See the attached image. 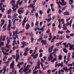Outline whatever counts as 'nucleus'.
Masks as SVG:
<instances>
[{"instance_id": "nucleus-1", "label": "nucleus", "mask_w": 74, "mask_h": 74, "mask_svg": "<svg viewBox=\"0 0 74 74\" xmlns=\"http://www.w3.org/2000/svg\"><path fill=\"white\" fill-rule=\"evenodd\" d=\"M43 39V38L40 37L37 40V41H38L39 42L41 40L40 42L42 43V45H44V44L45 45H47V40H42Z\"/></svg>"}, {"instance_id": "nucleus-2", "label": "nucleus", "mask_w": 74, "mask_h": 74, "mask_svg": "<svg viewBox=\"0 0 74 74\" xmlns=\"http://www.w3.org/2000/svg\"><path fill=\"white\" fill-rule=\"evenodd\" d=\"M54 47V46L53 45H52L51 46V47L48 48V50L49 52V53H51V52H52V50H53V48Z\"/></svg>"}, {"instance_id": "nucleus-3", "label": "nucleus", "mask_w": 74, "mask_h": 74, "mask_svg": "<svg viewBox=\"0 0 74 74\" xmlns=\"http://www.w3.org/2000/svg\"><path fill=\"white\" fill-rule=\"evenodd\" d=\"M50 58L51 60H52V59H53V56L52 55V53H50L49 55V57H48L49 61H50V60H50Z\"/></svg>"}, {"instance_id": "nucleus-4", "label": "nucleus", "mask_w": 74, "mask_h": 74, "mask_svg": "<svg viewBox=\"0 0 74 74\" xmlns=\"http://www.w3.org/2000/svg\"><path fill=\"white\" fill-rule=\"evenodd\" d=\"M69 14L70 13L67 11H66L65 12H64L63 13L64 15H69Z\"/></svg>"}, {"instance_id": "nucleus-5", "label": "nucleus", "mask_w": 74, "mask_h": 74, "mask_svg": "<svg viewBox=\"0 0 74 74\" xmlns=\"http://www.w3.org/2000/svg\"><path fill=\"white\" fill-rule=\"evenodd\" d=\"M63 69L65 71H66H66H68V69H67V66L64 67L63 68Z\"/></svg>"}, {"instance_id": "nucleus-6", "label": "nucleus", "mask_w": 74, "mask_h": 74, "mask_svg": "<svg viewBox=\"0 0 74 74\" xmlns=\"http://www.w3.org/2000/svg\"><path fill=\"white\" fill-rule=\"evenodd\" d=\"M37 56H38V54H36L33 56V58L36 59L37 57Z\"/></svg>"}, {"instance_id": "nucleus-7", "label": "nucleus", "mask_w": 74, "mask_h": 74, "mask_svg": "<svg viewBox=\"0 0 74 74\" xmlns=\"http://www.w3.org/2000/svg\"><path fill=\"white\" fill-rule=\"evenodd\" d=\"M12 67H14V64H11L10 65V68L11 69Z\"/></svg>"}, {"instance_id": "nucleus-8", "label": "nucleus", "mask_w": 74, "mask_h": 74, "mask_svg": "<svg viewBox=\"0 0 74 74\" xmlns=\"http://www.w3.org/2000/svg\"><path fill=\"white\" fill-rule=\"evenodd\" d=\"M29 51V49L28 47H27L25 48V52L28 53L27 51Z\"/></svg>"}, {"instance_id": "nucleus-9", "label": "nucleus", "mask_w": 74, "mask_h": 74, "mask_svg": "<svg viewBox=\"0 0 74 74\" xmlns=\"http://www.w3.org/2000/svg\"><path fill=\"white\" fill-rule=\"evenodd\" d=\"M63 51H64V52H65V53H67V52H68L67 49H66V48H63Z\"/></svg>"}, {"instance_id": "nucleus-10", "label": "nucleus", "mask_w": 74, "mask_h": 74, "mask_svg": "<svg viewBox=\"0 0 74 74\" xmlns=\"http://www.w3.org/2000/svg\"><path fill=\"white\" fill-rule=\"evenodd\" d=\"M52 20V18L51 17L49 18H47V22L49 23Z\"/></svg>"}, {"instance_id": "nucleus-11", "label": "nucleus", "mask_w": 74, "mask_h": 74, "mask_svg": "<svg viewBox=\"0 0 74 74\" xmlns=\"http://www.w3.org/2000/svg\"><path fill=\"white\" fill-rule=\"evenodd\" d=\"M1 21H2V23L1 24V25H4V21H4V19H2L1 20Z\"/></svg>"}, {"instance_id": "nucleus-12", "label": "nucleus", "mask_w": 74, "mask_h": 74, "mask_svg": "<svg viewBox=\"0 0 74 74\" xmlns=\"http://www.w3.org/2000/svg\"><path fill=\"white\" fill-rule=\"evenodd\" d=\"M27 71H28V69H27L26 68H25L23 70V72H24L25 73H26Z\"/></svg>"}, {"instance_id": "nucleus-13", "label": "nucleus", "mask_w": 74, "mask_h": 74, "mask_svg": "<svg viewBox=\"0 0 74 74\" xmlns=\"http://www.w3.org/2000/svg\"><path fill=\"white\" fill-rule=\"evenodd\" d=\"M56 60H57L56 58H54L53 59V60L51 61V62H52L53 63V62H55V61H56Z\"/></svg>"}, {"instance_id": "nucleus-14", "label": "nucleus", "mask_w": 74, "mask_h": 74, "mask_svg": "<svg viewBox=\"0 0 74 74\" xmlns=\"http://www.w3.org/2000/svg\"><path fill=\"white\" fill-rule=\"evenodd\" d=\"M62 58V55H59V56H58V59L59 60H61Z\"/></svg>"}, {"instance_id": "nucleus-15", "label": "nucleus", "mask_w": 74, "mask_h": 74, "mask_svg": "<svg viewBox=\"0 0 74 74\" xmlns=\"http://www.w3.org/2000/svg\"><path fill=\"white\" fill-rule=\"evenodd\" d=\"M62 5H66V4H67V3H66V2H62Z\"/></svg>"}, {"instance_id": "nucleus-16", "label": "nucleus", "mask_w": 74, "mask_h": 74, "mask_svg": "<svg viewBox=\"0 0 74 74\" xmlns=\"http://www.w3.org/2000/svg\"><path fill=\"white\" fill-rule=\"evenodd\" d=\"M51 9L50 8H48V10H47V13L48 14H49V12H51Z\"/></svg>"}, {"instance_id": "nucleus-17", "label": "nucleus", "mask_w": 74, "mask_h": 74, "mask_svg": "<svg viewBox=\"0 0 74 74\" xmlns=\"http://www.w3.org/2000/svg\"><path fill=\"white\" fill-rule=\"evenodd\" d=\"M64 32L63 31H61V32H60V31H58V34H63V33Z\"/></svg>"}, {"instance_id": "nucleus-18", "label": "nucleus", "mask_w": 74, "mask_h": 74, "mask_svg": "<svg viewBox=\"0 0 74 74\" xmlns=\"http://www.w3.org/2000/svg\"><path fill=\"white\" fill-rule=\"evenodd\" d=\"M35 16H36V18H38V16H38V13H36Z\"/></svg>"}, {"instance_id": "nucleus-19", "label": "nucleus", "mask_w": 74, "mask_h": 74, "mask_svg": "<svg viewBox=\"0 0 74 74\" xmlns=\"http://www.w3.org/2000/svg\"><path fill=\"white\" fill-rule=\"evenodd\" d=\"M38 71L37 70V71H34L33 72V73L34 74H37V73H38Z\"/></svg>"}, {"instance_id": "nucleus-20", "label": "nucleus", "mask_w": 74, "mask_h": 74, "mask_svg": "<svg viewBox=\"0 0 74 74\" xmlns=\"http://www.w3.org/2000/svg\"><path fill=\"white\" fill-rule=\"evenodd\" d=\"M30 40H31V42H33V41H34V38H33V37H31L30 38Z\"/></svg>"}, {"instance_id": "nucleus-21", "label": "nucleus", "mask_w": 74, "mask_h": 74, "mask_svg": "<svg viewBox=\"0 0 74 74\" xmlns=\"http://www.w3.org/2000/svg\"><path fill=\"white\" fill-rule=\"evenodd\" d=\"M11 11H12V10L11 9H9V10L8 11V14H9L10 13H11Z\"/></svg>"}, {"instance_id": "nucleus-22", "label": "nucleus", "mask_w": 74, "mask_h": 74, "mask_svg": "<svg viewBox=\"0 0 74 74\" xmlns=\"http://www.w3.org/2000/svg\"><path fill=\"white\" fill-rule=\"evenodd\" d=\"M7 27V24H5L3 26V29H5V27Z\"/></svg>"}, {"instance_id": "nucleus-23", "label": "nucleus", "mask_w": 74, "mask_h": 74, "mask_svg": "<svg viewBox=\"0 0 74 74\" xmlns=\"http://www.w3.org/2000/svg\"><path fill=\"white\" fill-rule=\"evenodd\" d=\"M60 65L61 66V67H63V62L61 63Z\"/></svg>"}, {"instance_id": "nucleus-24", "label": "nucleus", "mask_w": 74, "mask_h": 74, "mask_svg": "<svg viewBox=\"0 0 74 74\" xmlns=\"http://www.w3.org/2000/svg\"><path fill=\"white\" fill-rule=\"evenodd\" d=\"M21 44L23 45L24 44H26V42L25 41H23L21 42Z\"/></svg>"}, {"instance_id": "nucleus-25", "label": "nucleus", "mask_w": 74, "mask_h": 74, "mask_svg": "<svg viewBox=\"0 0 74 74\" xmlns=\"http://www.w3.org/2000/svg\"><path fill=\"white\" fill-rule=\"evenodd\" d=\"M39 14H40V15H42V13H43V12H42V11L41 10H39Z\"/></svg>"}, {"instance_id": "nucleus-26", "label": "nucleus", "mask_w": 74, "mask_h": 74, "mask_svg": "<svg viewBox=\"0 0 74 74\" xmlns=\"http://www.w3.org/2000/svg\"><path fill=\"white\" fill-rule=\"evenodd\" d=\"M15 71V68L14 67H12V72L14 73V71Z\"/></svg>"}, {"instance_id": "nucleus-27", "label": "nucleus", "mask_w": 74, "mask_h": 74, "mask_svg": "<svg viewBox=\"0 0 74 74\" xmlns=\"http://www.w3.org/2000/svg\"><path fill=\"white\" fill-rule=\"evenodd\" d=\"M39 24V23L38 22V21H36V23L35 24V25L36 26H37V25H38Z\"/></svg>"}, {"instance_id": "nucleus-28", "label": "nucleus", "mask_w": 74, "mask_h": 74, "mask_svg": "<svg viewBox=\"0 0 74 74\" xmlns=\"http://www.w3.org/2000/svg\"><path fill=\"white\" fill-rule=\"evenodd\" d=\"M10 40H7V44H10Z\"/></svg>"}, {"instance_id": "nucleus-29", "label": "nucleus", "mask_w": 74, "mask_h": 74, "mask_svg": "<svg viewBox=\"0 0 74 74\" xmlns=\"http://www.w3.org/2000/svg\"><path fill=\"white\" fill-rule=\"evenodd\" d=\"M26 26H27V27H29V28L30 27V25L28 24H26Z\"/></svg>"}, {"instance_id": "nucleus-30", "label": "nucleus", "mask_w": 74, "mask_h": 74, "mask_svg": "<svg viewBox=\"0 0 74 74\" xmlns=\"http://www.w3.org/2000/svg\"><path fill=\"white\" fill-rule=\"evenodd\" d=\"M56 69H55L53 70H52L51 72H52V73H55V71H56Z\"/></svg>"}, {"instance_id": "nucleus-31", "label": "nucleus", "mask_w": 74, "mask_h": 74, "mask_svg": "<svg viewBox=\"0 0 74 74\" xmlns=\"http://www.w3.org/2000/svg\"><path fill=\"white\" fill-rule=\"evenodd\" d=\"M66 38H70V37H71V36L66 35Z\"/></svg>"}, {"instance_id": "nucleus-32", "label": "nucleus", "mask_w": 74, "mask_h": 74, "mask_svg": "<svg viewBox=\"0 0 74 74\" xmlns=\"http://www.w3.org/2000/svg\"><path fill=\"white\" fill-rule=\"evenodd\" d=\"M66 6H64L62 9V11H64L66 9Z\"/></svg>"}, {"instance_id": "nucleus-33", "label": "nucleus", "mask_w": 74, "mask_h": 74, "mask_svg": "<svg viewBox=\"0 0 74 74\" xmlns=\"http://www.w3.org/2000/svg\"><path fill=\"white\" fill-rule=\"evenodd\" d=\"M22 3H23V1H21V2L19 3V5H21L22 4Z\"/></svg>"}, {"instance_id": "nucleus-34", "label": "nucleus", "mask_w": 74, "mask_h": 74, "mask_svg": "<svg viewBox=\"0 0 74 74\" xmlns=\"http://www.w3.org/2000/svg\"><path fill=\"white\" fill-rule=\"evenodd\" d=\"M56 48H55L54 49V52H56V51H58V49H56Z\"/></svg>"}, {"instance_id": "nucleus-35", "label": "nucleus", "mask_w": 74, "mask_h": 74, "mask_svg": "<svg viewBox=\"0 0 74 74\" xmlns=\"http://www.w3.org/2000/svg\"><path fill=\"white\" fill-rule=\"evenodd\" d=\"M74 33H71L70 34V36L71 37H73L74 36Z\"/></svg>"}, {"instance_id": "nucleus-36", "label": "nucleus", "mask_w": 74, "mask_h": 74, "mask_svg": "<svg viewBox=\"0 0 74 74\" xmlns=\"http://www.w3.org/2000/svg\"><path fill=\"white\" fill-rule=\"evenodd\" d=\"M29 13V10L27 11L26 13L25 14V15H27Z\"/></svg>"}, {"instance_id": "nucleus-37", "label": "nucleus", "mask_w": 74, "mask_h": 74, "mask_svg": "<svg viewBox=\"0 0 74 74\" xmlns=\"http://www.w3.org/2000/svg\"><path fill=\"white\" fill-rule=\"evenodd\" d=\"M51 10L52 11H53V12H54V11H55V10L53 9V8L51 7Z\"/></svg>"}, {"instance_id": "nucleus-38", "label": "nucleus", "mask_w": 74, "mask_h": 74, "mask_svg": "<svg viewBox=\"0 0 74 74\" xmlns=\"http://www.w3.org/2000/svg\"><path fill=\"white\" fill-rule=\"evenodd\" d=\"M0 44L1 45H4V42H0Z\"/></svg>"}, {"instance_id": "nucleus-39", "label": "nucleus", "mask_w": 74, "mask_h": 74, "mask_svg": "<svg viewBox=\"0 0 74 74\" xmlns=\"http://www.w3.org/2000/svg\"><path fill=\"white\" fill-rule=\"evenodd\" d=\"M42 56V53H40L39 54V57L40 58H41Z\"/></svg>"}, {"instance_id": "nucleus-40", "label": "nucleus", "mask_w": 74, "mask_h": 74, "mask_svg": "<svg viewBox=\"0 0 74 74\" xmlns=\"http://www.w3.org/2000/svg\"><path fill=\"white\" fill-rule=\"evenodd\" d=\"M18 4H15L14 6H13V7H14V8H15V7H19L18 6Z\"/></svg>"}, {"instance_id": "nucleus-41", "label": "nucleus", "mask_w": 74, "mask_h": 74, "mask_svg": "<svg viewBox=\"0 0 74 74\" xmlns=\"http://www.w3.org/2000/svg\"><path fill=\"white\" fill-rule=\"evenodd\" d=\"M18 13L20 15H21V10H18Z\"/></svg>"}, {"instance_id": "nucleus-42", "label": "nucleus", "mask_w": 74, "mask_h": 74, "mask_svg": "<svg viewBox=\"0 0 74 74\" xmlns=\"http://www.w3.org/2000/svg\"><path fill=\"white\" fill-rule=\"evenodd\" d=\"M6 48H10L9 45H8V44H6Z\"/></svg>"}, {"instance_id": "nucleus-43", "label": "nucleus", "mask_w": 74, "mask_h": 74, "mask_svg": "<svg viewBox=\"0 0 74 74\" xmlns=\"http://www.w3.org/2000/svg\"><path fill=\"white\" fill-rule=\"evenodd\" d=\"M31 37H33V33H32V32H31Z\"/></svg>"}, {"instance_id": "nucleus-44", "label": "nucleus", "mask_w": 74, "mask_h": 74, "mask_svg": "<svg viewBox=\"0 0 74 74\" xmlns=\"http://www.w3.org/2000/svg\"><path fill=\"white\" fill-rule=\"evenodd\" d=\"M19 55H18V56H16V58H15V59H19Z\"/></svg>"}, {"instance_id": "nucleus-45", "label": "nucleus", "mask_w": 74, "mask_h": 74, "mask_svg": "<svg viewBox=\"0 0 74 74\" xmlns=\"http://www.w3.org/2000/svg\"><path fill=\"white\" fill-rule=\"evenodd\" d=\"M58 21L59 22V24H60V22H61V20L60 19H58Z\"/></svg>"}, {"instance_id": "nucleus-46", "label": "nucleus", "mask_w": 74, "mask_h": 74, "mask_svg": "<svg viewBox=\"0 0 74 74\" xmlns=\"http://www.w3.org/2000/svg\"><path fill=\"white\" fill-rule=\"evenodd\" d=\"M23 55L24 56H27V53H26V52L24 53H23Z\"/></svg>"}, {"instance_id": "nucleus-47", "label": "nucleus", "mask_w": 74, "mask_h": 74, "mask_svg": "<svg viewBox=\"0 0 74 74\" xmlns=\"http://www.w3.org/2000/svg\"><path fill=\"white\" fill-rule=\"evenodd\" d=\"M43 52V50L41 49H40L39 51V52L40 53V52Z\"/></svg>"}, {"instance_id": "nucleus-48", "label": "nucleus", "mask_w": 74, "mask_h": 74, "mask_svg": "<svg viewBox=\"0 0 74 74\" xmlns=\"http://www.w3.org/2000/svg\"><path fill=\"white\" fill-rule=\"evenodd\" d=\"M25 47V45L24 44L21 47V48H24Z\"/></svg>"}, {"instance_id": "nucleus-49", "label": "nucleus", "mask_w": 74, "mask_h": 74, "mask_svg": "<svg viewBox=\"0 0 74 74\" xmlns=\"http://www.w3.org/2000/svg\"><path fill=\"white\" fill-rule=\"evenodd\" d=\"M42 30V32H44V28L42 27V28H41L40 29V30Z\"/></svg>"}, {"instance_id": "nucleus-50", "label": "nucleus", "mask_w": 74, "mask_h": 74, "mask_svg": "<svg viewBox=\"0 0 74 74\" xmlns=\"http://www.w3.org/2000/svg\"><path fill=\"white\" fill-rule=\"evenodd\" d=\"M9 54L8 53H7L6 52H5L4 53V55H8Z\"/></svg>"}, {"instance_id": "nucleus-51", "label": "nucleus", "mask_w": 74, "mask_h": 74, "mask_svg": "<svg viewBox=\"0 0 74 74\" xmlns=\"http://www.w3.org/2000/svg\"><path fill=\"white\" fill-rule=\"evenodd\" d=\"M23 23H25H25H26V20H23Z\"/></svg>"}, {"instance_id": "nucleus-52", "label": "nucleus", "mask_w": 74, "mask_h": 74, "mask_svg": "<svg viewBox=\"0 0 74 74\" xmlns=\"http://www.w3.org/2000/svg\"><path fill=\"white\" fill-rule=\"evenodd\" d=\"M58 27L59 29H60V28H61V26L60 24H59L58 25Z\"/></svg>"}, {"instance_id": "nucleus-53", "label": "nucleus", "mask_w": 74, "mask_h": 74, "mask_svg": "<svg viewBox=\"0 0 74 74\" xmlns=\"http://www.w3.org/2000/svg\"><path fill=\"white\" fill-rule=\"evenodd\" d=\"M22 69H23V68L20 69L19 70V73H21V72L22 71Z\"/></svg>"}, {"instance_id": "nucleus-54", "label": "nucleus", "mask_w": 74, "mask_h": 74, "mask_svg": "<svg viewBox=\"0 0 74 74\" xmlns=\"http://www.w3.org/2000/svg\"><path fill=\"white\" fill-rule=\"evenodd\" d=\"M37 49V47H36L35 48V50H34V51L35 52H36Z\"/></svg>"}, {"instance_id": "nucleus-55", "label": "nucleus", "mask_w": 74, "mask_h": 74, "mask_svg": "<svg viewBox=\"0 0 74 74\" xmlns=\"http://www.w3.org/2000/svg\"><path fill=\"white\" fill-rule=\"evenodd\" d=\"M11 3L12 6H14L15 5V3Z\"/></svg>"}, {"instance_id": "nucleus-56", "label": "nucleus", "mask_w": 74, "mask_h": 74, "mask_svg": "<svg viewBox=\"0 0 74 74\" xmlns=\"http://www.w3.org/2000/svg\"><path fill=\"white\" fill-rule=\"evenodd\" d=\"M51 70H49H49L47 71V72L49 73V74H50V73H51Z\"/></svg>"}, {"instance_id": "nucleus-57", "label": "nucleus", "mask_w": 74, "mask_h": 74, "mask_svg": "<svg viewBox=\"0 0 74 74\" xmlns=\"http://www.w3.org/2000/svg\"><path fill=\"white\" fill-rule=\"evenodd\" d=\"M29 66H30V65H28L26 67V68L27 69H28V68H29Z\"/></svg>"}, {"instance_id": "nucleus-58", "label": "nucleus", "mask_w": 74, "mask_h": 74, "mask_svg": "<svg viewBox=\"0 0 74 74\" xmlns=\"http://www.w3.org/2000/svg\"><path fill=\"white\" fill-rule=\"evenodd\" d=\"M66 44H67L66 42H64L62 43V45H63L64 46H65L66 45Z\"/></svg>"}, {"instance_id": "nucleus-59", "label": "nucleus", "mask_w": 74, "mask_h": 74, "mask_svg": "<svg viewBox=\"0 0 74 74\" xmlns=\"http://www.w3.org/2000/svg\"><path fill=\"white\" fill-rule=\"evenodd\" d=\"M73 46H74V44H73L72 45H71L70 46V47H71V48H73Z\"/></svg>"}, {"instance_id": "nucleus-60", "label": "nucleus", "mask_w": 74, "mask_h": 74, "mask_svg": "<svg viewBox=\"0 0 74 74\" xmlns=\"http://www.w3.org/2000/svg\"><path fill=\"white\" fill-rule=\"evenodd\" d=\"M32 52H33V50H31L29 51L30 53V54H32Z\"/></svg>"}, {"instance_id": "nucleus-61", "label": "nucleus", "mask_w": 74, "mask_h": 74, "mask_svg": "<svg viewBox=\"0 0 74 74\" xmlns=\"http://www.w3.org/2000/svg\"><path fill=\"white\" fill-rule=\"evenodd\" d=\"M69 66H73V64H68Z\"/></svg>"}, {"instance_id": "nucleus-62", "label": "nucleus", "mask_w": 74, "mask_h": 74, "mask_svg": "<svg viewBox=\"0 0 74 74\" xmlns=\"http://www.w3.org/2000/svg\"><path fill=\"white\" fill-rule=\"evenodd\" d=\"M62 12V11L60 9H59L58 11V13H61Z\"/></svg>"}, {"instance_id": "nucleus-63", "label": "nucleus", "mask_w": 74, "mask_h": 74, "mask_svg": "<svg viewBox=\"0 0 74 74\" xmlns=\"http://www.w3.org/2000/svg\"><path fill=\"white\" fill-rule=\"evenodd\" d=\"M47 3V2H46V1H44V3H42V4L43 5H44V4H46Z\"/></svg>"}, {"instance_id": "nucleus-64", "label": "nucleus", "mask_w": 74, "mask_h": 74, "mask_svg": "<svg viewBox=\"0 0 74 74\" xmlns=\"http://www.w3.org/2000/svg\"><path fill=\"white\" fill-rule=\"evenodd\" d=\"M31 26L32 27H33V26H34V23L33 22H32L31 23Z\"/></svg>"}]
</instances>
